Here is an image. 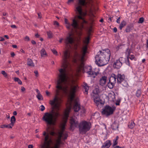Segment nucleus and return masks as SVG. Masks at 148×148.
<instances>
[{
  "label": "nucleus",
  "instance_id": "47",
  "mask_svg": "<svg viewBox=\"0 0 148 148\" xmlns=\"http://www.w3.org/2000/svg\"><path fill=\"white\" fill-rule=\"evenodd\" d=\"M21 90L22 92H24L25 90V89L24 87L22 86L21 87Z\"/></svg>",
  "mask_w": 148,
  "mask_h": 148
},
{
  "label": "nucleus",
  "instance_id": "10",
  "mask_svg": "<svg viewBox=\"0 0 148 148\" xmlns=\"http://www.w3.org/2000/svg\"><path fill=\"white\" fill-rule=\"evenodd\" d=\"M70 128L71 129H73L74 127H77L78 125L77 119L75 117L71 118L70 120Z\"/></svg>",
  "mask_w": 148,
  "mask_h": 148
},
{
  "label": "nucleus",
  "instance_id": "33",
  "mask_svg": "<svg viewBox=\"0 0 148 148\" xmlns=\"http://www.w3.org/2000/svg\"><path fill=\"white\" fill-rule=\"evenodd\" d=\"M129 58L131 60H136V59L135 58L134 56L133 55H131L129 56Z\"/></svg>",
  "mask_w": 148,
  "mask_h": 148
},
{
  "label": "nucleus",
  "instance_id": "55",
  "mask_svg": "<svg viewBox=\"0 0 148 148\" xmlns=\"http://www.w3.org/2000/svg\"><path fill=\"white\" fill-rule=\"evenodd\" d=\"M74 0H68V3H69L73 2Z\"/></svg>",
  "mask_w": 148,
  "mask_h": 148
},
{
  "label": "nucleus",
  "instance_id": "17",
  "mask_svg": "<svg viewBox=\"0 0 148 148\" xmlns=\"http://www.w3.org/2000/svg\"><path fill=\"white\" fill-rule=\"evenodd\" d=\"M111 143L110 140H107L104 143L101 147V148H108L110 146Z\"/></svg>",
  "mask_w": 148,
  "mask_h": 148
},
{
  "label": "nucleus",
  "instance_id": "19",
  "mask_svg": "<svg viewBox=\"0 0 148 148\" xmlns=\"http://www.w3.org/2000/svg\"><path fill=\"white\" fill-rule=\"evenodd\" d=\"M27 64L31 67H34V64L32 60L30 58H28L27 61Z\"/></svg>",
  "mask_w": 148,
  "mask_h": 148
},
{
  "label": "nucleus",
  "instance_id": "28",
  "mask_svg": "<svg viewBox=\"0 0 148 148\" xmlns=\"http://www.w3.org/2000/svg\"><path fill=\"white\" fill-rule=\"evenodd\" d=\"M14 80L15 82H18V83L20 85L22 84V82L21 81L18 77H15L14 78Z\"/></svg>",
  "mask_w": 148,
  "mask_h": 148
},
{
  "label": "nucleus",
  "instance_id": "14",
  "mask_svg": "<svg viewBox=\"0 0 148 148\" xmlns=\"http://www.w3.org/2000/svg\"><path fill=\"white\" fill-rule=\"evenodd\" d=\"M80 108V105L79 103L77 101H75L73 107L74 111L77 112L79 110Z\"/></svg>",
  "mask_w": 148,
  "mask_h": 148
},
{
  "label": "nucleus",
  "instance_id": "61",
  "mask_svg": "<svg viewBox=\"0 0 148 148\" xmlns=\"http://www.w3.org/2000/svg\"><path fill=\"white\" fill-rule=\"evenodd\" d=\"M12 47L14 48H17V46L16 45H12Z\"/></svg>",
  "mask_w": 148,
  "mask_h": 148
},
{
  "label": "nucleus",
  "instance_id": "15",
  "mask_svg": "<svg viewBox=\"0 0 148 148\" xmlns=\"http://www.w3.org/2000/svg\"><path fill=\"white\" fill-rule=\"evenodd\" d=\"M117 78L116 76L114 74H113L110 77L109 81L110 82L115 84L116 82V79Z\"/></svg>",
  "mask_w": 148,
  "mask_h": 148
},
{
  "label": "nucleus",
  "instance_id": "49",
  "mask_svg": "<svg viewBox=\"0 0 148 148\" xmlns=\"http://www.w3.org/2000/svg\"><path fill=\"white\" fill-rule=\"evenodd\" d=\"M112 148H123V147H120L119 146H112Z\"/></svg>",
  "mask_w": 148,
  "mask_h": 148
},
{
  "label": "nucleus",
  "instance_id": "16",
  "mask_svg": "<svg viewBox=\"0 0 148 148\" xmlns=\"http://www.w3.org/2000/svg\"><path fill=\"white\" fill-rule=\"evenodd\" d=\"M119 123L116 121H114L111 125V128L114 130H118Z\"/></svg>",
  "mask_w": 148,
  "mask_h": 148
},
{
  "label": "nucleus",
  "instance_id": "39",
  "mask_svg": "<svg viewBox=\"0 0 148 148\" xmlns=\"http://www.w3.org/2000/svg\"><path fill=\"white\" fill-rule=\"evenodd\" d=\"M66 27L69 29H71V27L72 26L71 24L69 23H67L66 24Z\"/></svg>",
  "mask_w": 148,
  "mask_h": 148
},
{
  "label": "nucleus",
  "instance_id": "2",
  "mask_svg": "<svg viewBox=\"0 0 148 148\" xmlns=\"http://www.w3.org/2000/svg\"><path fill=\"white\" fill-rule=\"evenodd\" d=\"M87 46H84L82 48V53L81 54L77 53L76 54L74 62L76 63L77 61L80 62V64L78 67V71H82L84 73H86L88 75V76L95 78L98 73V72L96 69L92 70L91 66H84V58L87 52Z\"/></svg>",
  "mask_w": 148,
  "mask_h": 148
},
{
  "label": "nucleus",
  "instance_id": "54",
  "mask_svg": "<svg viewBox=\"0 0 148 148\" xmlns=\"http://www.w3.org/2000/svg\"><path fill=\"white\" fill-rule=\"evenodd\" d=\"M31 42L32 44L33 45H35L36 44V42L33 40H32L31 41Z\"/></svg>",
  "mask_w": 148,
  "mask_h": 148
},
{
  "label": "nucleus",
  "instance_id": "62",
  "mask_svg": "<svg viewBox=\"0 0 148 148\" xmlns=\"http://www.w3.org/2000/svg\"><path fill=\"white\" fill-rule=\"evenodd\" d=\"M35 36L36 38H38L39 37V35L38 34H36L35 35Z\"/></svg>",
  "mask_w": 148,
  "mask_h": 148
},
{
  "label": "nucleus",
  "instance_id": "25",
  "mask_svg": "<svg viewBox=\"0 0 148 148\" xmlns=\"http://www.w3.org/2000/svg\"><path fill=\"white\" fill-rule=\"evenodd\" d=\"M135 126V124L134 122L132 121L130 123H129L128 127L129 128L131 129L133 128Z\"/></svg>",
  "mask_w": 148,
  "mask_h": 148
},
{
  "label": "nucleus",
  "instance_id": "46",
  "mask_svg": "<svg viewBox=\"0 0 148 148\" xmlns=\"http://www.w3.org/2000/svg\"><path fill=\"white\" fill-rule=\"evenodd\" d=\"M121 17H119L116 20V22L118 23H120V18Z\"/></svg>",
  "mask_w": 148,
  "mask_h": 148
},
{
  "label": "nucleus",
  "instance_id": "4",
  "mask_svg": "<svg viewBox=\"0 0 148 148\" xmlns=\"http://www.w3.org/2000/svg\"><path fill=\"white\" fill-rule=\"evenodd\" d=\"M71 110V107H69L67 108L65 111L64 116L63 119V123L62 124V130L58 132V138L57 140V145H59L61 142V138L64 139H66L68 135L66 133H64V130L65 128V127L68 118L69 117V113Z\"/></svg>",
  "mask_w": 148,
  "mask_h": 148
},
{
  "label": "nucleus",
  "instance_id": "42",
  "mask_svg": "<svg viewBox=\"0 0 148 148\" xmlns=\"http://www.w3.org/2000/svg\"><path fill=\"white\" fill-rule=\"evenodd\" d=\"M117 142L116 141V140H114L113 145L112 146H115L117 144Z\"/></svg>",
  "mask_w": 148,
  "mask_h": 148
},
{
  "label": "nucleus",
  "instance_id": "40",
  "mask_svg": "<svg viewBox=\"0 0 148 148\" xmlns=\"http://www.w3.org/2000/svg\"><path fill=\"white\" fill-rule=\"evenodd\" d=\"M127 59L125 60V63L126 64L128 65L129 66H130V63L129 62V58H127Z\"/></svg>",
  "mask_w": 148,
  "mask_h": 148
},
{
  "label": "nucleus",
  "instance_id": "29",
  "mask_svg": "<svg viewBox=\"0 0 148 148\" xmlns=\"http://www.w3.org/2000/svg\"><path fill=\"white\" fill-rule=\"evenodd\" d=\"M125 60L126 59L125 58L121 57L119 58V59H118V60H119L120 62H122V63H125Z\"/></svg>",
  "mask_w": 148,
  "mask_h": 148
},
{
  "label": "nucleus",
  "instance_id": "6",
  "mask_svg": "<svg viewBox=\"0 0 148 148\" xmlns=\"http://www.w3.org/2000/svg\"><path fill=\"white\" fill-rule=\"evenodd\" d=\"M91 124L90 122L82 121L79 124L78 127L80 133L84 134L89 131L90 128Z\"/></svg>",
  "mask_w": 148,
  "mask_h": 148
},
{
  "label": "nucleus",
  "instance_id": "38",
  "mask_svg": "<svg viewBox=\"0 0 148 148\" xmlns=\"http://www.w3.org/2000/svg\"><path fill=\"white\" fill-rule=\"evenodd\" d=\"M51 50L54 54L56 56L58 55L57 52L55 49H52Z\"/></svg>",
  "mask_w": 148,
  "mask_h": 148
},
{
  "label": "nucleus",
  "instance_id": "27",
  "mask_svg": "<svg viewBox=\"0 0 148 148\" xmlns=\"http://www.w3.org/2000/svg\"><path fill=\"white\" fill-rule=\"evenodd\" d=\"M132 30V27L130 26H128L126 27L125 31L126 32H130Z\"/></svg>",
  "mask_w": 148,
  "mask_h": 148
},
{
  "label": "nucleus",
  "instance_id": "1",
  "mask_svg": "<svg viewBox=\"0 0 148 148\" xmlns=\"http://www.w3.org/2000/svg\"><path fill=\"white\" fill-rule=\"evenodd\" d=\"M69 60H62L64 69H61L59 70L60 73L59 79L57 81V85L56 87L58 90H56V94L53 99L50 101V104L54 106V108L50 112L45 113L42 118V120L49 125H54L58 118L61 116L60 110L62 100L58 96L59 90H61L65 93L69 94L70 100V105L66 108L71 107V103L75 96L76 93L79 90L78 85L73 80L69 81L66 78V69L68 66Z\"/></svg>",
  "mask_w": 148,
  "mask_h": 148
},
{
  "label": "nucleus",
  "instance_id": "34",
  "mask_svg": "<svg viewBox=\"0 0 148 148\" xmlns=\"http://www.w3.org/2000/svg\"><path fill=\"white\" fill-rule=\"evenodd\" d=\"M47 33L48 37L49 38H51L52 37V33L50 31L47 32Z\"/></svg>",
  "mask_w": 148,
  "mask_h": 148
},
{
  "label": "nucleus",
  "instance_id": "23",
  "mask_svg": "<svg viewBox=\"0 0 148 148\" xmlns=\"http://www.w3.org/2000/svg\"><path fill=\"white\" fill-rule=\"evenodd\" d=\"M16 121V118L14 116H12L11 118V123H10V125L13 126L14 123H15Z\"/></svg>",
  "mask_w": 148,
  "mask_h": 148
},
{
  "label": "nucleus",
  "instance_id": "41",
  "mask_svg": "<svg viewBox=\"0 0 148 148\" xmlns=\"http://www.w3.org/2000/svg\"><path fill=\"white\" fill-rule=\"evenodd\" d=\"M1 73L2 74H3L4 75V76L5 77H7V74L4 71H1Z\"/></svg>",
  "mask_w": 148,
  "mask_h": 148
},
{
  "label": "nucleus",
  "instance_id": "50",
  "mask_svg": "<svg viewBox=\"0 0 148 148\" xmlns=\"http://www.w3.org/2000/svg\"><path fill=\"white\" fill-rule=\"evenodd\" d=\"M11 55L12 57H13L15 55V54L14 52H12L11 53Z\"/></svg>",
  "mask_w": 148,
  "mask_h": 148
},
{
  "label": "nucleus",
  "instance_id": "7",
  "mask_svg": "<svg viewBox=\"0 0 148 148\" xmlns=\"http://www.w3.org/2000/svg\"><path fill=\"white\" fill-rule=\"evenodd\" d=\"M92 97L93 98L95 103L98 106L100 104H102V100L99 98L98 95V90L96 88L93 91L91 94Z\"/></svg>",
  "mask_w": 148,
  "mask_h": 148
},
{
  "label": "nucleus",
  "instance_id": "32",
  "mask_svg": "<svg viewBox=\"0 0 148 148\" xmlns=\"http://www.w3.org/2000/svg\"><path fill=\"white\" fill-rule=\"evenodd\" d=\"M141 91L140 90H138L136 91V95L137 97H139L141 95Z\"/></svg>",
  "mask_w": 148,
  "mask_h": 148
},
{
  "label": "nucleus",
  "instance_id": "52",
  "mask_svg": "<svg viewBox=\"0 0 148 148\" xmlns=\"http://www.w3.org/2000/svg\"><path fill=\"white\" fill-rule=\"evenodd\" d=\"M113 31L114 32H116L117 31V29L116 27H115L113 29Z\"/></svg>",
  "mask_w": 148,
  "mask_h": 148
},
{
  "label": "nucleus",
  "instance_id": "8",
  "mask_svg": "<svg viewBox=\"0 0 148 148\" xmlns=\"http://www.w3.org/2000/svg\"><path fill=\"white\" fill-rule=\"evenodd\" d=\"M65 42L67 46L71 47V45L74 42V37L72 33H69L65 40Z\"/></svg>",
  "mask_w": 148,
  "mask_h": 148
},
{
  "label": "nucleus",
  "instance_id": "18",
  "mask_svg": "<svg viewBox=\"0 0 148 148\" xmlns=\"http://www.w3.org/2000/svg\"><path fill=\"white\" fill-rule=\"evenodd\" d=\"M108 97L109 101H114L115 99V95L114 93H109Z\"/></svg>",
  "mask_w": 148,
  "mask_h": 148
},
{
  "label": "nucleus",
  "instance_id": "56",
  "mask_svg": "<svg viewBox=\"0 0 148 148\" xmlns=\"http://www.w3.org/2000/svg\"><path fill=\"white\" fill-rule=\"evenodd\" d=\"M33 146L32 145H29L28 146V148H33Z\"/></svg>",
  "mask_w": 148,
  "mask_h": 148
},
{
  "label": "nucleus",
  "instance_id": "59",
  "mask_svg": "<svg viewBox=\"0 0 148 148\" xmlns=\"http://www.w3.org/2000/svg\"><path fill=\"white\" fill-rule=\"evenodd\" d=\"M65 22L66 24H67V23H69L68 22V20L67 19L65 18Z\"/></svg>",
  "mask_w": 148,
  "mask_h": 148
},
{
  "label": "nucleus",
  "instance_id": "13",
  "mask_svg": "<svg viewBox=\"0 0 148 148\" xmlns=\"http://www.w3.org/2000/svg\"><path fill=\"white\" fill-rule=\"evenodd\" d=\"M122 65V62L117 60L114 62L113 66L114 68L119 69L121 67Z\"/></svg>",
  "mask_w": 148,
  "mask_h": 148
},
{
  "label": "nucleus",
  "instance_id": "26",
  "mask_svg": "<svg viewBox=\"0 0 148 148\" xmlns=\"http://www.w3.org/2000/svg\"><path fill=\"white\" fill-rule=\"evenodd\" d=\"M115 84L113 83L110 82L109 81V82L108 84V86L110 89H112L113 88Z\"/></svg>",
  "mask_w": 148,
  "mask_h": 148
},
{
  "label": "nucleus",
  "instance_id": "57",
  "mask_svg": "<svg viewBox=\"0 0 148 148\" xmlns=\"http://www.w3.org/2000/svg\"><path fill=\"white\" fill-rule=\"evenodd\" d=\"M34 73L37 76L38 75V71H34Z\"/></svg>",
  "mask_w": 148,
  "mask_h": 148
},
{
  "label": "nucleus",
  "instance_id": "22",
  "mask_svg": "<svg viewBox=\"0 0 148 148\" xmlns=\"http://www.w3.org/2000/svg\"><path fill=\"white\" fill-rule=\"evenodd\" d=\"M83 87L84 89V92L86 94H88V91L89 89V87L88 86L87 84L85 83L83 85Z\"/></svg>",
  "mask_w": 148,
  "mask_h": 148
},
{
  "label": "nucleus",
  "instance_id": "30",
  "mask_svg": "<svg viewBox=\"0 0 148 148\" xmlns=\"http://www.w3.org/2000/svg\"><path fill=\"white\" fill-rule=\"evenodd\" d=\"M36 97L39 100H43V99L42 96L40 94H37Z\"/></svg>",
  "mask_w": 148,
  "mask_h": 148
},
{
  "label": "nucleus",
  "instance_id": "58",
  "mask_svg": "<svg viewBox=\"0 0 148 148\" xmlns=\"http://www.w3.org/2000/svg\"><path fill=\"white\" fill-rule=\"evenodd\" d=\"M13 114L14 115H16L17 114V112L16 111H14L13 112Z\"/></svg>",
  "mask_w": 148,
  "mask_h": 148
},
{
  "label": "nucleus",
  "instance_id": "43",
  "mask_svg": "<svg viewBox=\"0 0 148 148\" xmlns=\"http://www.w3.org/2000/svg\"><path fill=\"white\" fill-rule=\"evenodd\" d=\"M40 109L41 111H43L45 110V107L43 105H41L40 106Z\"/></svg>",
  "mask_w": 148,
  "mask_h": 148
},
{
  "label": "nucleus",
  "instance_id": "20",
  "mask_svg": "<svg viewBox=\"0 0 148 148\" xmlns=\"http://www.w3.org/2000/svg\"><path fill=\"white\" fill-rule=\"evenodd\" d=\"M41 57H45L47 56V53L45 50L42 49L40 52Z\"/></svg>",
  "mask_w": 148,
  "mask_h": 148
},
{
  "label": "nucleus",
  "instance_id": "51",
  "mask_svg": "<svg viewBox=\"0 0 148 148\" xmlns=\"http://www.w3.org/2000/svg\"><path fill=\"white\" fill-rule=\"evenodd\" d=\"M35 90L37 92L38 94H40L39 91L38 89H36Z\"/></svg>",
  "mask_w": 148,
  "mask_h": 148
},
{
  "label": "nucleus",
  "instance_id": "53",
  "mask_svg": "<svg viewBox=\"0 0 148 148\" xmlns=\"http://www.w3.org/2000/svg\"><path fill=\"white\" fill-rule=\"evenodd\" d=\"M4 39L2 37H0V41H4Z\"/></svg>",
  "mask_w": 148,
  "mask_h": 148
},
{
  "label": "nucleus",
  "instance_id": "31",
  "mask_svg": "<svg viewBox=\"0 0 148 148\" xmlns=\"http://www.w3.org/2000/svg\"><path fill=\"white\" fill-rule=\"evenodd\" d=\"M125 53H126V54L127 55V58H129V56L130 55V50L129 49H127L126 50Z\"/></svg>",
  "mask_w": 148,
  "mask_h": 148
},
{
  "label": "nucleus",
  "instance_id": "45",
  "mask_svg": "<svg viewBox=\"0 0 148 148\" xmlns=\"http://www.w3.org/2000/svg\"><path fill=\"white\" fill-rule=\"evenodd\" d=\"M53 24L54 25H56L57 26H58L59 25L58 23L56 21H54Z\"/></svg>",
  "mask_w": 148,
  "mask_h": 148
},
{
  "label": "nucleus",
  "instance_id": "3",
  "mask_svg": "<svg viewBox=\"0 0 148 148\" xmlns=\"http://www.w3.org/2000/svg\"><path fill=\"white\" fill-rule=\"evenodd\" d=\"M110 53L108 49L103 50V51H99L95 56V63L99 66L107 64L110 60Z\"/></svg>",
  "mask_w": 148,
  "mask_h": 148
},
{
  "label": "nucleus",
  "instance_id": "24",
  "mask_svg": "<svg viewBox=\"0 0 148 148\" xmlns=\"http://www.w3.org/2000/svg\"><path fill=\"white\" fill-rule=\"evenodd\" d=\"M119 83L121 84L123 86L125 87H127L128 86L127 82L125 79Z\"/></svg>",
  "mask_w": 148,
  "mask_h": 148
},
{
  "label": "nucleus",
  "instance_id": "64",
  "mask_svg": "<svg viewBox=\"0 0 148 148\" xmlns=\"http://www.w3.org/2000/svg\"><path fill=\"white\" fill-rule=\"evenodd\" d=\"M54 148H58V145H56L55 147Z\"/></svg>",
  "mask_w": 148,
  "mask_h": 148
},
{
  "label": "nucleus",
  "instance_id": "60",
  "mask_svg": "<svg viewBox=\"0 0 148 148\" xmlns=\"http://www.w3.org/2000/svg\"><path fill=\"white\" fill-rule=\"evenodd\" d=\"M11 27L12 28H16V26L15 25H12L11 26Z\"/></svg>",
  "mask_w": 148,
  "mask_h": 148
},
{
  "label": "nucleus",
  "instance_id": "9",
  "mask_svg": "<svg viewBox=\"0 0 148 148\" xmlns=\"http://www.w3.org/2000/svg\"><path fill=\"white\" fill-rule=\"evenodd\" d=\"M102 110V114L107 116L112 114L114 111V110L112 108L108 105L105 106L104 108Z\"/></svg>",
  "mask_w": 148,
  "mask_h": 148
},
{
  "label": "nucleus",
  "instance_id": "35",
  "mask_svg": "<svg viewBox=\"0 0 148 148\" xmlns=\"http://www.w3.org/2000/svg\"><path fill=\"white\" fill-rule=\"evenodd\" d=\"M90 39V38L89 36L87 37L86 38L84 41V43L86 44H88L89 42V40Z\"/></svg>",
  "mask_w": 148,
  "mask_h": 148
},
{
  "label": "nucleus",
  "instance_id": "5",
  "mask_svg": "<svg viewBox=\"0 0 148 148\" xmlns=\"http://www.w3.org/2000/svg\"><path fill=\"white\" fill-rule=\"evenodd\" d=\"M48 132L47 133L45 131L43 132L45 142L41 146V148H49L50 144L52 142L51 137L49 135V134L52 136H54L55 134L54 131H48Z\"/></svg>",
  "mask_w": 148,
  "mask_h": 148
},
{
  "label": "nucleus",
  "instance_id": "11",
  "mask_svg": "<svg viewBox=\"0 0 148 148\" xmlns=\"http://www.w3.org/2000/svg\"><path fill=\"white\" fill-rule=\"evenodd\" d=\"M117 82L118 83L121 82L125 79V76L124 75H121L120 74H118L117 75Z\"/></svg>",
  "mask_w": 148,
  "mask_h": 148
},
{
  "label": "nucleus",
  "instance_id": "37",
  "mask_svg": "<svg viewBox=\"0 0 148 148\" xmlns=\"http://www.w3.org/2000/svg\"><path fill=\"white\" fill-rule=\"evenodd\" d=\"M144 20V19L143 17L140 18H139V19L138 22V23H142L143 22Z\"/></svg>",
  "mask_w": 148,
  "mask_h": 148
},
{
  "label": "nucleus",
  "instance_id": "44",
  "mask_svg": "<svg viewBox=\"0 0 148 148\" xmlns=\"http://www.w3.org/2000/svg\"><path fill=\"white\" fill-rule=\"evenodd\" d=\"M25 41H29L30 39L29 37L28 36H26L25 38Z\"/></svg>",
  "mask_w": 148,
  "mask_h": 148
},
{
  "label": "nucleus",
  "instance_id": "63",
  "mask_svg": "<svg viewBox=\"0 0 148 148\" xmlns=\"http://www.w3.org/2000/svg\"><path fill=\"white\" fill-rule=\"evenodd\" d=\"M147 45H146V47L147 48H148V40H147Z\"/></svg>",
  "mask_w": 148,
  "mask_h": 148
},
{
  "label": "nucleus",
  "instance_id": "21",
  "mask_svg": "<svg viewBox=\"0 0 148 148\" xmlns=\"http://www.w3.org/2000/svg\"><path fill=\"white\" fill-rule=\"evenodd\" d=\"M126 25V22L125 21L123 20L122 21L120 24L119 26V28L120 30H121L122 28L125 26Z\"/></svg>",
  "mask_w": 148,
  "mask_h": 148
},
{
  "label": "nucleus",
  "instance_id": "12",
  "mask_svg": "<svg viewBox=\"0 0 148 148\" xmlns=\"http://www.w3.org/2000/svg\"><path fill=\"white\" fill-rule=\"evenodd\" d=\"M107 78V77L105 76L102 77L99 80V84L101 86L104 85L106 83Z\"/></svg>",
  "mask_w": 148,
  "mask_h": 148
},
{
  "label": "nucleus",
  "instance_id": "48",
  "mask_svg": "<svg viewBox=\"0 0 148 148\" xmlns=\"http://www.w3.org/2000/svg\"><path fill=\"white\" fill-rule=\"evenodd\" d=\"M45 92L47 95V96H49L50 93L48 90H46L45 91Z\"/></svg>",
  "mask_w": 148,
  "mask_h": 148
},
{
  "label": "nucleus",
  "instance_id": "36",
  "mask_svg": "<svg viewBox=\"0 0 148 148\" xmlns=\"http://www.w3.org/2000/svg\"><path fill=\"white\" fill-rule=\"evenodd\" d=\"M4 127H5L8 128H12L13 126H12V125H10V124L8 125H4Z\"/></svg>",
  "mask_w": 148,
  "mask_h": 148
}]
</instances>
